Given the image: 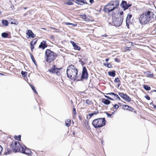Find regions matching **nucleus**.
<instances>
[{"label": "nucleus", "mask_w": 156, "mask_h": 156, "mask_svg": "<svg viewBox=\"0 0 156 156\" xmlns=\"http://www.w3.org/2000/svg\"><path fill=\"white\" fill-rule=\"evenodd\" d=\"M155 17L151 11L148 10L141 14L139 17V20L141 24L144 25L154 21Z\"/></svg>", "instance_id": "obj_1"}, {"label": "nucleus", "mask_w": 156, "mask_h": 156, "mask_svg": "<svg viewBox=\"0 0 156 156\" xmlns=\"http://www.w3.org/2000/svg\"><path fill=\"white\" fill-rule=\"evenodd\" d=\"M78 71L76 67L74 65H70L68 66L66 70L67 77L71 80L77 81Z\"/></svg>", "instance_id": "obj_2"}, {"label": "nucleus", "mask_w": 156, "mask_h": 156, "mask_svg": "<svg viewBox=\"0 0 156 156\" xmlns=\"http://www.w3.org/2000/svg\"><path fill=\"white\" fill-rule=\"evenodd\" d=\"M10 148H7L6 150V154H9L11 152L16 153L20 152L22 146L19 143L16 141H13L10 145Z\"/></svg>", "instance_id": "obj_3"}, {"label": "nucleus", "mask_w": 156, "mask_h": 156, "mask_svg": "<svg viewBox=\"0 0 156 156\" xmlns=\"http://www.w3.org/2000/svg\"><path fill=\"white\" fill-rule=\"evenodd\" d=\"M57 56V54L50 49H47L46 50L44 58L46 62L51 63L55 60Z\"/></svg>", "instance_id": "obj_4"}, {"label": "nucleus", "mask_w": 156, "mask_h": 156, "mask_svg": "<svg viewBox=\"0 0 156 156\" xmlns=\"http://www.w3.org/2000/svg\"><path fill=\"white\" fill-rule=\"evenodd\" d=\"M106 121L105 118H99L93 120L92 125L96 129L100 128L106 125Z\"/></svg>", "instance_id": "obj_5"}, {"label": "nucleus", "mask_w": 156, "mask_h": 156, "mask_svg": "<svg viewBox=\"0 0 156 156\" xmlns=\"http://www.w3.org/2000/svg\"><path fill=\"white\" fill-rule=\"evenodd\" d=\"M88 77V74L86 67H83V68L82 75L81 77L78 76L77 81H83V80L87 79Z\"/></svg>", "instance_id": "obj_6"}, {"label": "nucleus", "mask_w": 156, "mask_h": 156, "mask_svg": "<svg viewBox=\"0 0 156 156\" xmlns=\"http://www.w3.org/2000/svg\"><path fill=\"white\" fill-rule=\"evenodd\" d=\"M103 11L105 12H108L109 13L111 12V15L112 16H113L115 14V12L112 9V7L109 2L105 6Z\"/></svg>", "instance_id": "obj_7"}, {"label": "nucleus", "mask_w": 156, "mask_h": 156, "mask_svg": "<svg viewBox=\"0 0 156 156\" xmlns=\"http://www.w3.org/2000/svg\"><path fill=\"white\" fill-rule=\"evenodd\" d=\"M62 69V68H57L56 67L55 65H53L52 68L48 70V71L50 73L59 76L61 75L60 70Z\"/></svg>", "instance_id": "obj_8"}, {"label": "nucleus", "mask_w": 156, "mask_h": 156, "mask_svg": "<svg viewBox=\"0 0 156 156\" xmlns=\"http://www.w3.org/2000/svg\"><path fill=\"white\" fill-rule=\"evenodd\" d=\"M123 19V16H121L119 18H115L114 20L113 23L115 26L119 27L122 24Z\"/></svg>", "instance_id": "obj_9"}, {"label": "nucleus", "mask_w": 156, "mask_h": 156, "mask_svg": "<svg viewBox=\"0 0 156 156\" xmlns=\"http://www.w3.org/2000/svg\"><path fill=\"white\" fill-rule=\"evenodd\" d=\"M20 152L28 155L31 156L32 154V152L30 150L27 148L25 146H22V147Z\"/></svg>", "instance_id": "obj_10"}, {"label": "nucleus", "mask_w": 156, "mask_h": 156, "mask_svg": "<svg viewBox=\"0 0 156 156\" xmlns=\"http://www.w3.org/2000/svg\"><path fill=\"white\" fill-rule=\"evenodd\" d=\"M109 3L112 7V9L115 11V9H117L119 5V2L118 0L111 1Z\"/></svg>", "instance_id": "obj_11"}, {"label": "nucleus", "mask_w": 156, "mask_h": 156, "mask_svg": "<svg viewBox=\"0 0 156 156\" xmlns=\"http://www.w3.org/2000/svg\"><path fill=\"white\" fill-rule=\"evenodd\" d=\"M109 3L112 7V9L115 11V9H117L119 5V2L118 0L111 1Z\"/></svg>", "instance_id": "obj_12"}, {"label": "nucleus", "mask_w": 156, "mask_h": 156, "mask_svg": "<svg viewBox=\"0 0 156 156\" xmlns=\"http://www.w3.org/2000/svg\"><path fill=\"white\" fill-rule=\"evenodd\" d=\"M109 3L112 7V9L115 11V9H117L119 5V2L118 0L111 1Z\"/></svg>", "instance_id": "obj_13"}, {"label": "nucleus", "mask_w": 156, "mask_h": 156, "mask_svg": "<svg viewBox=\"0 0 156 156\" xmlns=\"http://www.w3.org/2000/svg\"><path fill=\"white\" fill-rule=\"evenodd\" d=\"M132 5L131 4H127V2L125 1H122V2L120 5V6L124 10H125L131 6Z\"/></svg>", "instance_id": "obj_14"}, {"label": "nucleus", "mask_w": 156, "mask_h": 156, "mask_svg": "<svg viewBox=\"0 0 156 156\" xmlns=\"http://www.w3.org/2000/svg\"><path fill=\"white\" fill-rule=\"evenodd\" d=\"M48 47V45L47 44V42L45 41H43L40 43L39 46V48L44 50L45 48Z\"/></svg>", "instance_id": "obj_15"}, {"label": "nucleus", "mask_w": 156, "mask_h": 156, "mask_svg": "<svg viewBox=\"0 0 156 156\" xmlns=\"http://www.w3.org/2000/svg\"><path fill=\"white\" fill-rule=\"evenodd\" d=\"M26 34L28 36V37H27L28 38H29L30 37L33 38L36 36L35 34H34L32 31L30 30H27Z\"/></svg>", "instance_id": "obj_16"}, {"label": "nucleus", "mask_w": 156, "mask_h": 156, "mask_svg": "<svg viewBox=\"0 0 156 156\" xmlns=\"http://www.w3.org/2000/svg\"><path fill=\"white\" fill-rule=\"evenodd\" d=\"M70 43L72 44L73 45L74 49L75 50H77L78 51H80L81 49V48L80 46L78 45L75 43L73 41H70Z\"/></svg>", "instance_id": "obj_17"}, {"label": "nucleus", "mask_w": 156, "mask_h": 156, "mask_svg": "<svg viewBox=\"0 0 156 156\" xmlns=\"http://www.w3.org/2000/svg\"><path fill=\"white\" fill-rule=\"evenodd\" d=\"M132 16L131 14H128L126 19V25L129 26V23H130V20Z\"/></svg>", "instance_id": "obj_18"}, {"label": "nucleus", "mask_w": 156, "mask_h": 156, "mask_svg": "<svg viewBox=\"0 0 156 156\" xmlns=\"http://www.w3.org/2000/svg\"><path fill=\"white\" fill-rule=\"evenodd\" d=\"M102 102L103 103L105 104L108 105L111 103V101L105 98H102Z\"/></svg>", "instance_id": "obj_19"}, {"label": "nucleus", "mask_w": 156, "mask_h": 156, "mask_svg": "<svg viewBox=\"0 0 156 156\" xmlns=\"http://www.w3.org/2000/svg\"><path fill=\"white\" fill-rule=\"evenodd\" d=\"M76 2L78 4L80 5H83L84 4H87V2H84V0H75Z\"/></svg>", "instance_id": "obj_20"}, {"label": "nucleus", "mask_w": 156, "mask_h": 156, "mask_svg": "<svg viewBox=\"0 0 156 156\" xmlns=\"http://www.w3.org/2000/svg\"><path fill=\"white\" fill-rule=\"evenodd\" d=\"M9 34L8 33H5V32H4L2 34V37L3 38H10L11 37V36L10 35V37H9Z\"/></svg>", "instance_id": "obj_21"}, {"label": "nucleus", "mask_w": 156, "mask_h": 156, "mask_svg": "<svg viewBox=\"0 0 156 156\" xmlns=\"http://www.w3.org/2000/svg\"><path fill=\"white\" fill-rule=\"evenodd\" d=\"M145 74L147 77H152L154 75L153 73L151 74L150 72H146Z\"/></svg>", "instance_id": "obj_22"}, {"label": "nucleus", "mask_w": 156, "mask_h": 156, "mask_svg": "<svg viewBox=\"0 0 156 156\" xmlns=\"http://www.w3.org/2000/svg\"><path fill=\"white\" fill-rule=\"evenodd\" d=\"M108 75L112 77H114L115 75V71L113 70L112 71H109L108 72Z\"/></svg>", "instance_id": "obj_23"}, {"label": "nucleus", "mask_w": 156, "mask_h": 156, "mask_svg": "<svg viewBox=\"0 0 156 156\" xmlns=\"http://www.w3.org/2000/svg\"><path fill=\"white\" fill-rule=\"evenodd\" d=\"M37 40L36 38L34 39L30 43V45H35L37 42Z\"/></svg>", "instance_id": "obj_24"}, {"label": "nucleus", "mask_w": 156, "mask_h": 156, "mask_svg": "<svg viewBox=\"0 0 156 156\" xmlns=\"http://www.w3.org/2000/svg\"><path fill=\"white\" fill-rule=\"evenodd\" d=\"M114 82L115 83H118V87H119L120 85L121 84L120 83V81L119 79V78L116 77V78L114 80Z\"/></svg>", "instance_id": "obj_25"}, {"label": "nucleus", "mask_w": 156, "mask_h": 156, "mask_svg": "<svg viewBox=\"0 0 156 156\" xmlns=\"http://www.w3.org/2000/svg\"><path fill=\"white\" fill-rule=\"evenodd\" d=\"M10 22L11 24H17L18 23V22L16 20L13 19H11Z\"/></svg>", "instance_id": "obj_26"}, {"label": "nucleus", "mask_w": 156, "mask_h": 156, "mask_svg": "<svg viewBox=\"0 0 156 156\" xmlns=\"http://www.w3.org/2000/svg\"><path fill=\"white\" fill-rule=\"evenodd\" d=\"M65 122L66 125L67 127H69L70 126L71 123V120L70 119H67L66 121Z\"/></svg>", "instance_id": "obj_27"}, {"label": "nucleus", "mask_w": 156, "mask_h": 156, "mask_svg": "<svg viewBox=\"0 0 156 156\" xmlns=\"http://www.w3.org/2000/svg\"><path fill=\"white\" fill-rule=\"evenodd\" d=\"M124 100L128 102H129L131 101V98L126 94Z\"/></svg>", "instance_id": "obj_28"}, {"label": "nucleus", "mask_w": 156, "mask_h": 156, "mask_svg": "<svg viewBox=\"0 0 156 156\" xmlns=\"http://www.w3.org/2000/svg\"><path fill=\"white\" fill-rule=\"evenodd\" d=\"M103 65L104 66L107 67L108 68H111L112 67V65L110 63H104Z\"/></svg>", "instance_id": "obj_29"}, {"label": "nucleus", "mask_w": 156, "mask_h": 156, "mask_svg": "<svg viewBox=\"0 0 156 156\" xmlns=\"http://www.w3.org/2000/svg\"><path fill=\"white\" fill-rule=\"evenodd\" d=\"M2 23L3 25H5L6 26H8L9 24L8 21L6 20H2Z\"/></svg>", "instance_id": "obj_30"}, {"label": "nucleus", "mask_w": 156, "mask_h": 156, "mask_svg": "<svg viewBox=\"0 0 156 156\" xmlns=\"http://www.w3.org/2000/svg\"><path fill=\"white\" fill-rule=\"evenodd\" d=\"M86 103L88 105H91L93 104L92 101L90 99H87L86 100Z\"/></svg>", "instance_id": "obj_31"}, {"label": "nucleus", "mask_w": 156, "mask_h": 156, "mask_svg": "<svg viewBox=\"0 0 156 156\" xmlns=\"http://www.w3.org/2000/svg\"><path fill=\"white\" fill-rule=\"evenodd\" d=\"M119 96L124 100L126 94H125L123 93L119 92Z\"/></svg>", "instance_id": "obj_32"}, {"label": "nucleus", "mask_w": 156, "mask_h": 156, "mask_svg": "<svg viewBox=\"0 0 156 156\" xmlns=\"http://www.w3.org/2000/svg\"><path fill=\"white\" fill-rule=\"evenodd\" d=\"M124 51H123L124 52H126L128 51H130L131 50L130 47H126L124 48Z\"/></svg>", "instance_id": "obj_33"}, {"label": "nucleus", "mask_w": 156, "mask_h": 156, "mask_svg": "<svg viewBox=\"0 0 156 156\" xmlns=\"http://www.w3.org/2000/svg\"><path fill=\"white\" fill-rule=\"evenodd\" d=\"M30 55L31 58L33 61V62H34V63L36 65V61L35 60L34 57L33 55L31 53H30Z\"/></svg>", "instance_id": "obj_34"}, {"label": "nucleus", "mask_w": 156, "mask_h": 156, "mask_svg": "<svg viewBox=\"0 0 156 156\" xmlns=\"http://www.w3.org/2000/svg\"><path fill=\"white\" fill-rule=\"evenodd\" d=\"M144 89L145 90H149L151 89V87L149 86L146 85H144Z\"/></svg>", "instance_id": "obj_35"}, {"label": "nucleus", "mask_w": 156, "mask_h": 156, "mask_svg": "<svg viewBox=\"0 0 156 156\" xmlns=\"http://www.w3.org/2000/svg\"><path fill=\"white\" fill-rule=\"evenodd\" d=\"M115 112V111L113 112L112 114H109L108 112L106 113V114H107L108 117H110L111 118H112L113 117V114H114Z\"/></svg>", "instance_id": "obj_36"}, {"label": "nucleus", "mask_w": 156, "mask_h": 156, "mask_svg": "<svg viewBox=\"0 0 156 156\" xmlns=\"http://www.w3.org/2000/svg\"><path fill=\"white\" fill-rule=\"evenodd\" d=\"M30 85L31 88H32V89L33 92L35 94H37V92L36 91V90L35 89L34 87L31 84H30Z\"/></svg>", "instance_id": "obj_37"}, {"label": "nucleus", "mask_w": 156, "mask_h": 156, "mask_svg": "<svg viewBox=\"0 0 156 156\" xmlns=\"http://www.w3.org/2000/svg\"><path fill=\"white\" fill-rule=\"evenodd\" d=\"M64 23L66 25H71L73 27H75L77 25L76 24H74L72 23H70L68 22H65Z\"/></svg>", "instance_id": "obj_38"}, {"label": "nucleus", "mask_w": 156, "mask_h": 156, "mask_svg": "<svg viewBox=\"0 0 156 156\" xmlns=\"http://www.w3.org/2000/svg\"><path fill=\"white\" fill-rule=\"evenodd\" d=\"M129 105H122V108L124 110H127L128 109Z\"/></svg>", "instance_id": "obj_39"}, {"label": "nucleus", "mask_w": 156, "mask_h": 156, "mask_svg": "<svg viewBox=\"0 0 156 156\" xmlns=\"http://www.w3.org/2000/svg\"><path fill=\"white\" fill-rule=\"evenodd\" d=\"M21 136L20 135H19L18 136L16 135L14 136V138L16 140H20L21 139Z\"/></svg>", "instance_id": "obj_40"}, {"label": "nucleus", "mask_w": 156, "mask_h": 156, "mask_svg": "<svg viewBox=\"0 0 156 156\" xmlns=\"http://www.w3.org/2000/svg\"><path fill=\"white\" fill-rule=\"evenodd\" d=\"M27 72H24L23 71H22L21 72V74L22 75V76L23 77H25L27 75Z\"/></svg>", "instance_id": "obj_41"}, {"label": "nucleus", "mask_w": 156, "mask_h": 156, "mask_svg": "<svg viewBox=\"0 0 156 156\" xmlns=\"http://www.w3.org/2000/svg\"><path fill=\"white\" fill-rule=\"evenodd\" d=\"M114 96L115 97V99L116 100L119 101L120 100V98L117 94H115Z\"/></svg>", "instance_id": "obj_42"}, {"label": "nucleus", "mask_w": 156, "mask_h": 156, "mask_svg": "<svg viewBox=\"0 0 156 156\" xmlns=\"http://www.w3.org/2000/svg\"><path fill=\"white\" fill-rule=\"evenodd\" d=\"M128 109H127V110H128L129 111H131V112H133L134 110V109L133 108H132V107H131L129 106H128Z\"/></svg>", "instance_id": "obj_43"}, {"label": "nucleus", "mask_w": 156, "mask_h": 156, "mask_svg": "<svg viewBox=\"0 0 156 156\" xmlns=\"http://www.w3.org/2000/svg\"><path fill=\"white\" fill-rule=\"evenodd\" d=\"M72 113L74 115H76V110L75 108H73V109Z\"/></svg>", "instance_id": "obj_44"}, {"label": "nucleus", "mask_w": 156, "mask_h": 156, "mask_svg": "<svg viewBox=\"0 0 156 156\" xmlns=\"http://www.w3.org/2000/svg\"><path fill=\"white\" fill-rule=\"evenodd\" d=\"M115 109H117L119 108V106L117 104H115L114 105L113 107Z\"/></svg>", "instance_id": "obj_45"}, {"label": "nucleus", "mask_w": 156, "mask_h": 156, "mask_svg": "<svg viewBox=\"0 0 156 156\" xmlns=\"http://www.w3.org/2000/svg\"><path fill=\"white\" fill-rule=\"evenodd\" d=\"M144 97L148 100H150V97L147 94Z\"/></svg>", "instance_id": "obj_46"}, {"label": "nucleus", "mask_w": 156, "mask_h": 156, "mask_svg": "<svg viewBox=\"0 0 156 156\" xmlns=\"http://www.w3.org/2000/svg\"><path fill=\"white\" fill-rule=\"evenodd\" d=\"M80 18L83 19V20H84L86 17V16L85 14H84V15L83 14V15H80Z\"/></svg>", "instance_id": "obj_47"}, {"label": "nucleus", "mask_w": 156, "mask_h": 156, "mask_svg": "<svg viewBox=\"0 0 156 156\" xmlns=\"http://www.w3.org/2000/svg\"><path fill=\"white\" fill-rule=\"evenodd\" d=\"M104 96L106 98H107L109 100H113V99L112 98H111L110 97L108 96H107L106 95H104Z\"/></svg>", "instance_id": "obj_48"}, {"label": "nucleus", "mask_w": 156, "mask_h": 156, "mask_svg": "<svg viewBox=\"0 0 156 156\" xmlns=\"http://www.w3.org/2000/svg\"><path fill=\"white\" fill-rule=\"evenodd\" d=\"M30 48L32 51H33V49L34 48V46L30 45Z\"/></svg>", "instance_id": "obj_49"}, {"label": "nucleus", "mask_w": 156, "mask_h": 156, "mask_svg": "<svg viewBox=\"0 0 156 156\" xmlns=\"http://www.w3.org/2000/svg\"><path fill=\"white\" fill-rule=\"evenodd\" d=\"M115 61L116 62H120V59L118 58H115Z\"/></svg>", "instance_id": "obj_50"}, {"label": "nucleus", "mask_w": 156, "mask_h": 156, "mask_svg": "<svg viewBox=\"0 0 156 156\" xmlns=\"http://www.w3.org/2000/svg\"><path fill=\"white\" fill-rule=\"evenodd\" d=\"M84 20L86 21H89L90 20V19L88 18V17L87 16L86 17Z\"/></svg>", "instance_id": "obj_51"}, {"label": "nucleus", "mask_w": 156, "mask_h": 156, "mask_svg": "<svg viewBox=\"0 0 156 156\" xmlns=\"http://www.w3.org/2000/svg\"><path fill=\"white\" fill-rule=\"evenodd\" d=\"M92 113V114H93V115H96L98 113V110H97L96 111H94V112H93Z\"/></svg>", "instance_id": "obj_52"}, {"label": "nucleus", "mask_w": 156, "mask_h": 156, "mask_svg": "<svg viewBox=\"0 0 156 156\" xmlns=\"http://www.w3.org/2000/svg\"><path fill=\"white\" fill-rule=\"evenodd\" d=\"M105 94L107 95H113L114 96L115 94L113 92H111L108 93H106Z\"/></svg>", "instance_id": "obj_53"}, {"label": "nucleus", "mask_w": 156, "mask_h": 156, "mask_svg": "<svg viewBox=\"0 0 156 156\" xmlns=\"http://www.w3.org/2000/svg\"><path fill=\"white\" fill-rule=\"evenodd\" d=\"M150 105H152L153 106H154V107L155 108H156V105H153V103H152V102L150 104Z\"/></svg>", "instance_id": "obj_54"}, {"label": "nucleus", "mask_w": 156, "mask_h": 156, "mask_svg": "<svg viewBox=\"0 0 156 156\" xmlns=\"http://www.w3.org/2000/svg\"><path fill=\"white\" fill-rule=\"evenodd\" d=\"M89 115L90 116V118L92 117L93 115L92 113H90L89 114Z\"/></svg>", "instance_id": "obj_55"}, {"label": "nucleus", "mask_w": 156, "mask_h": 156, "mask_svg": "<svg viewBox=\"0 0 156 156\" xmlns=\"http://www.w3.org/2000/svg\"><path fill=\"white\" fill-rule=\"evenodd\" d=\"M80 62H81V64L82 65L84 64L85 63L83 61L81 60Z\"/></svg>", "instance_id": "obj_56"}, {"label": "nucleus", "mask_w": 156, "mask_h": 156, "mask_svg": "<svg viewBox=\"0 0 156 156\" xmlns=\"http://www.w3.org/2000/svg\"><path fill=\"white\" fill-rule=\"evenodd\" d=\"M89 2L91 4L93 3L94 2V0H90Z\"/></svg>", "instance_id": "obj_57"}, {"label": "nucleus", "mask_w": 156, "mask_h": 156, "mask_svg": "<svg viewBox=\"0 0 156 156\" xmlns=\"http://www.w3.org/2000/svg\"><path fill=\"white\" fill-rule=\"evenodd\" d=\"M119 14L120 15L122 16L123 14V12L122 11Z\"/></svg>", "instance_id": "obj_58"}, {"label": "nucleus", "mask_w": 156, "mask_h": 156, "mask_svg": "<svg viewBox=\"0 0 156 156\" xmlns=\"http://www.w3.org/2000/svg\"><path fill=\"white\" fill-rule=\"evenodd\" d=\"M102 37H106L107 36H108V35L106 34H104V35H102Z\"/></svg>", "instance_id": "obj_59"}, {"label": "nucleus", "mask_w": 156, "mask_h": 156, "mask_svg": "<svg viewBox=\"0 0 156 156\" xmlns=\"http://www.w3.org/2000/svg\"><path fill=\"white\" fill-rule=\"evenodd\" d=\"M109 58H107L105 59V60L106 62H108V61L109 60Z\"/></svg>", "instance_id": "obj_60"}, {"label": "nucleus", "mask_w": 156, "mask_h": 156, "mask_svg": "<svg viewBox=\"0 0 156 156\" xmlns=\"http://www.w3.org/2000/svg\"><path fill=\"white\" fill-rule=\"evenodd\" d=\"M51 29H53V30H56V29L55 28L53 27H51Z\"/></svg>", "instance_id": "obj_61"}, {"label": "nucleus", "mask_w": 156, "mask_h": 156, "mask_svg": "<svg viewBox=\"0 0 156 156\" xmlns=\"http://www.w3.org/2000/svg\"><path fill=\"white\" fill-rule=\"evenodd\" d=\"M51 39H54V37L53 36H51Z\"/></svg>", "instance_id": "obj_62"}, {"label": "nucleus", "mask_w": 156, "mask_h": 156, "mask_svg": "<svg viewBox=\"0 0 156 156\" xmlns=\"http://www.w3.org/2000/svg\"><path fill=\"white\" fill-rule=\"evenodd\" d=\"M79 118H80V119L81 120V118L80 116H79Z\"/></svg>", "instance_id": "obj_63"}, {"label": "nucleus", "mask_w": 156, "mask_h": 156, "mask_svg": "<svg viewBox=\"0 0 156 156\" xmlns=\"http://www.w3.org/2000/svg\"><path fill=\"white\" fill-rule=\"evenodd\" d=\"M153 91L154 92H156V90H153Z\"/></svg>", "instance_id": "obj_64"}]
</instances>
